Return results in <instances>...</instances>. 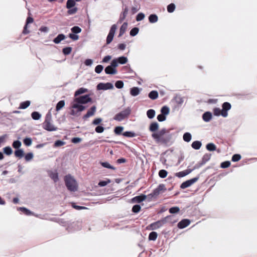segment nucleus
<instances>
[{
	"label": "nucleus",
	"instance_id": "f257e3e1",
	"mask_svg": "<svg viewBox=\"0 0 257 257\" xmlns=\"http://www.w3.org/2000/svg\"><path fill=\"white\" fill-rule=\"evenodd\" d=\"M168 132L166 129L163 128L156 133L152 134V137L155 140V142L158 144H166L171 139L170 135H165Z\"/></svg>",
	"mask_w": 257,
	"mask_h": 257
},
{
	"label": "nucleus",
	"instance_id": "f03ea898",
	"mask_svg": "<svg viewBox=\"0 0 257 257\" xmlns=\"http://www.w3.org/2000/svg\"><path fill=\"white\" fill-rule=\"evenodd\" d=\"M80 88L75 92V96L76 97L72 102L71 105L70 114L73 115H79L80 112Z\"/></svg>",
	"mask_w": 257,
	"mask_h": 257
},
{
	"label": "nucleus",
	"instance_id": "7ed1b4c3",
	"mask_svg": "<svg viewBox=\"0 0 257 257\" xmlns=\"http://www.w3.org/2000/svg\"><path fill=\"white\" fill-rule=\"evenodd\" d=\"M51 109L46 115L44 122L43 123V128L49 132L56 131L58 128L52 123Z\"/></svg>",
	"mask_w": 257,
	"mask_h": 257
},
{
	"label": "nucleus",
	"instance_id": "20e7f679",
	"mask_svg": "<svg viewBox=\"0 0 257 257\" xmlns=\"http://www.w3.org/2000/svg\"><path fill=\"white\" fill-rule=\"evenodd\" d=\"M64 182L68 190L71 192H75L78 188L77 183L76 180L70 175L68 174L65 176Z\"/></svg>",
	"mask_w": 257,
	"mask_h": 257
},
{
	"label": "nucleus",
	"instance_id": "39448f33",
	"mask_svg": "<svg viewBox=\"0 0 257 257\" xmlns=\"http://www.w3.org/2000/svg\"><path fill=\"white\" fill-rule=\"evenodd\" d=\"M171 218V216H166L161 220L150 224L147 228L150 230L157 229L167 223L168 219Z\"/></svg>",
	"mask_w": 257,
	"mask_h": 257
},
{
	"label": "nucleus",
	"instance_id": "423d86ee",
	"mask_svg": "<svg viewBox=\"0 0 257 257\" xmlns=\"http://www.w3.org/2000/svg\"><path fill=\"white\" fill-rule=\"evenodd\" d=\"M131 109L128 107L124 110L121 111V112L117 113L115 114V115L114 116V119L117 120V121H121L123 119L127 118L128 116L131 114Z\"/></svg>",
	"mask_w": 257,
	"mask_h": 257
},
{
	"label": "nucleus",
	"instance_id": "0eeeda50",
	"mask_svg": "<svg viewBox=\"0 0 257 257\" xmlns=\"http://www.w3.org/2000/svg\"><path fill=\"white\" fill-rule=\"evenodd\" d=\"M166 190V188L165 187V185L163 184H160L158 187L154 189L151 193L149 194V196L156 197L158 196L162 192H164Z\"/></svg>",
	"mask_w": 257,
	"mask_h": 257
},
{
	"label": "nucleus",
	"instance_id": "6e6552de",
	"mask_svg": "<svg viewBox=\"0 0 257 257\" xmlns=\"http://www.w3.org/2000/svg\"><path fill=\"white\" fill-rule=\"evenodd\" d=\"M116 29L117 26L115 24H114L111 26L109 32L106 38L107 44H109L112 42Z\"/></svg>",
	"mask_w": 257,
	"mask_h": 257
},
{
	"label": "nucleus",
	"instance_id": "1a4fd4ad",
	"mask_svg": "<svg viewBox=\"0 0 257 257\" xmlns=\"http://www.w3.org/2000/svg\"><path fill=\"white\" fill-rule=\"evenodd\" d=\"M199 179V177H195L190 180H187L182 183L180 186L181 189H185L195 183Z\"/></svg>",
	"mask_w": 257,
	"mask_h": 257
},
{
	"label": "nucleus",
	"instance_id": "9d476101",
	"mask_svg": "<svg viewBox=\"0 0 257 257\" xmlns=\"http://www.w3.org/2000/svg\"><path fill=\"white\" fill-rule=\"evenodd\" d=\"M113 88L112 84L109 82L106 83H100L97 85V89L98 90H107L112 89Z\"/></svg>",
	"mask_w": 257,
	"mask_h": 257
},
{
	"label": "nucleus",
	"instance_id": "9b49d317",
	"mask_svg": "<svg viewBox=\"0 0 257 257\" xmlns=\"http://www.w3.org/2000/svg\"><path fill=\"white\" fill-rule=\"evenodd\" d=\"M231 108V104L227 102H224L222 104V109L221 110V115L223 117L227 116V111Z\"/></svg>",
	"mask_w": 257,
	"mask_h": 257
},
{
	"label": "nucleus",
	"instance_id": "f8f14e48",
	"mask_svg": "<svg viewBox=\"0 0 257 257\" xmlns=\"http://www.w3.org/2000/svg\"><path fill=\"white\" fill-rule=\"evenodd\" d=\"M147 199V196L144 194H141L139 196H135L132 199L133 203H141V202Z\"/></svg>",
	"mask_w": 257,
	"mask_h": 257
},
{
	"label": "nucleus",
	"instance_id": "ddd939ff",
	"mask_svg": "<svg viewBox=\"0 0 257 257\" xmlns=\"http://www.w3.org/2000/svg\"><path fill=\"white\" fill-rule=\"evenodd\" d=\"M195 169V167H194V168L193 169H188L183 171H181V172L176 173L175 174V176L179 178L183 177L188 175L189 174H190Z\"/></svg>",
	"mask_w": 257,
	"mask_h": 257
},
{
	"label": "nucleus",
	"instance_id": "4468645a",
	"mask_svg": "<svg viewBox=\"0 0 257 257\" xmlns=\"http://www.w3.org/2000/svg\"><path fill=\"white\" fill-rule=\"evenodd\" d=\"M190 223V221L187 219H182L178 224V228L183 229L188 226Z\"/></svg>",
	"mask_w": 257,
	"mask_h": 257
},
{
	"label": "nucleus",
	"instance_id": "2eb2a0df",
	"mask_svg": "<svg viewBox=\"0 0 257 257\" xmlns=\"http://www.w3.org/2000/svg\"><path fill=\"white\" fill-rule=\"evenodd\" d=\"M96 107L95 106H92L87 111V113L84 115L83 117V119H87V118L93 116L95 111H96Z\"/></svg>",
	"mask_w": 257,
	"mask_h": 257
},
{
	"label": "nucleus",
	"instance_id": "dca6fc26",
	"mask_svg": "<svg viewBox=\"0 0 257 257\" xmlns=\"http://www.w3.org/2000/svg\"><path fill=\"white\" fill-rule=\"evenodd\" d=\"M88 102H90V103H93V101L90 97V95L86 94L84 95H81V104H85Z\"/></svg>",
	"mask_w": 257,
	"mask_h": 257
},
{
	"label": "nucleus",
	"instance_id": "f3484780",
	"mask_svg": "<svg viewBox=\"0 0 257 257\" xmlns=\"http://www.w3.org/2000/svg\"><path fill=\"white\" fill-rule=\"evenodd\" d=\"M105 72L107 74H115L117 73V70L109 65L105 68Z\"/></svg>",
	"mask_w": 257,
	"mask_h": 257
},
{
	"label": "nucleus",
	"instance_id": "a211bd4d",
	"mask_svg": "<svg viewBox=\"0 0 257 257\" xmlns=\"http://www.w3.org/2000/svg\"><path fill=\"white\" fill-rule=\"evenodd\" d=\"M159 128V124L157 122H153L151 123L149 126V130L154 133L157 132Z\"/></svg>",
	"mask_w": 257,
	"mask_h": 257
},
{
	"label": "nucleus",
	"instance_id": "6ab92c4d",
	"mask_svg": "<svg viewBox=\"0 0 257 257\" xmlns=\"http://www.w3.org/2000/svg\"><path fill=\"white\" fill-rule=\"evenodd\" d=\"M204 121L206 122L209 121L212 118V114L209 111L205 112L202 115Z\"/></svg>",
	"mask_w": 257,
	"mask_h": 257
},
{
	"label": "nucleus",
	"instance_id": "aec40b11",
	"mask_svg": "<svg viewBox=\"0 0 257 257\" xmlns=\"http://www.w3.org/2000/svg\"><path fill=\"white\" fill-rule=\"evenodd\" d=\"M65 36L64 34H59L54 40L53 42L55 44H59L62 40H64Z\"/></svg>",
	"mask_w": 257,
	"mask_h": 257
},
{
	"label": "nucleus",
	"instance_id": "412c9836",
	"mask_svg": "<svg viewBox=\"0 0 257 257\" xmlns=\"http://www.w3.org/2000/svg\"><path fill=\"white\" fill-rule=\"evenodd\" d=\"M127 23H124L122 26H121L119 30V34L118 35V37H121L123 34L125 33L127 29Z\"/></svg>",
	"mask_w": 257,
	"mask_h": 257
},
{
	"label": "nucleus",
	"instance_id": "4be33fe9",
	"mask_svg": "<svg viewBox=\"0 0 257 257\" xmlns=\"http://www.w3.org/2000/svg\"><path fill=\"white\" fill-rule=\"evenodd\" d=\"M140 89L137 87H134L131 89L130 93L133 96H137L140 93Z\"/></svg>",
	"mask_w": 257,
	"mask_h": 257
},
{
	"label": "nucleus",
	"instance_id": "5701e85b",
	"mask_svg": "<svg viewBox=\"0 0 257 257\" xmlns=\"http://www.w3.org/2000/svg\"><path fill=\"white\" fill-rule=\"evenodd\" d=\"M148 96L151 99L155 100L158 97V93L156 90H153L149 93Z\"/></svg>",
	"mask_w": 257,
	"mask_h": 257
},
{
	"label": "nucleus",
	"instance_id": "b1692460",
	"mask_svg": "<svg viewBox=\"0 0 257 257\" xmlns=\"http://www.w3.org/2000/svg\"><path fill=\"white\" fill-rule=\"evenodd\" d=\"M80 0H68L66 4V8L68 9H70L74 7L75 5V2H79Z\"/></svg>",
	"mask_w": 257,
	"mask_h": 257
},
{
	"label": "nucleus",
	"instance_id": "393cba45",
	"mask_svg": "<svg viewBox=\"0 0 257 257\" xmlns=\"http://www.w3.org/2000/svg\"><path fill=\"white\" fill-rule=\"evenodd\" d=\"M30 101L29 100H27L24 102H22L20 103V106L19 107V109H26L30 105Z\"/></svg>",
	"mask_w": 257,
	"mask_h": 257
},
{
	"label": "nucleus",
	"instance_id": "a878e982",
	"mask_svg": "<svg viewBox=\"0 0 257 257\" xmlns=\"http://www.w3.org/2000/svg\"><path fill=\"white\" fill-rule=\"evenodd\" d=\"M201 145L202 144L200 142L196 141L192 143L191 146L193 149L198 150L200 148Z\"/></svg>",
	"mask_w": 257,
	"mask_h": 257
},
{
	"label": "nucleus",
	"instance_id": "bb28decb",
	"mask_svg": "<svg viewBox=\"0 0 257 257\" xmlns=\"http://www.w3.org/2000/svg\"><path fill=\"white\" fill-rule=\"evenodd\" d=\"M158 18L156 15L152 14L149 17V22L151 23H154L158 21Z\"/></svg>",
	"mask_w": 257,
	"mask_h": 257
},
{
	"label": "nucleus",
	"instance_id": "cd10ccee",
	"mask_svg": "<svg viewBox=\"0 0 257 257\" xmlns=\"http://www.w3.org/2000/svg\"><path fill=\"white\" fill-rule=\"evenodd\" d=\"M211 157V154H205L203 156V158L202 159V164H203L206 163L207 161H208L210 159Z\"/></svg>",
	"mask_w": 257,
	"mask_h": 257
},
{
	"label": "nucleus",
	"instance_id": "c85d7f7f",
	"mask_svg": "<svg viewBox=\"0 0 257 257\" xmlns=\"http://www.w3.org/2000/svg\"><path fill=\"white\" fill-rule=\"evenodd\" d=\"M206 149L209 151H214L216 150V146L213 143H209L206 146Z\"/></svg>",
	"mask_w": 257,
	"mask_h": 257
},
{
	"label": "nucleus",
	"instance_id": "c756f323",
	"mask_svg": "<svg viewBox=\"0 0 257 257\" xmlns=\"http://www.w3.org/2000/svg\"><path fill=\"white\" fill-rule=\"evenodd\" d=\"M158 237V234L156 232L152 231L149 235V239L150 240H156Z\"/></svg>",
	"mask_w": 257,
	"mask_h": 257
},
{
	"label": "nucleus",
	"instance_id": "7c9ffc66",
	"mask_svg": "<svg viewBox=\"0 0 257 257\" xmlns=\"http://www.w3.org/2000/svg\"><path fill=\"white\" fill-rule=\"evenodd\" d=\"M50 178L53 180L54 182H57L58 180V175L56 172H51L49 174Z\"/></svg>",
	"mask_w": 257,
	"mask_h": 257
},
{
	"label": "nucleus",
	"instance_id": "2f4dec72",
	"mask_svg": "<svg viewBox=\"0 0 257 257\" xmlns=\"http://www.w3.org/2000/svg\"><path fill=\"white\" fill-rule=\"evenodd\" d=\"M65 105V101L64 100H60V101H59L57 105H56V111H59V110H60L62 108H63Z\"/></svg>",
	"mask_w": 257,
	"mask_h": 257
},
{
	"label": "nucleus",
	"instance_id": "473e14b6",
	"mask_svg": "<svg viewBox=\"0 0 257 257\" xmlns=\"http://www.w3.org/2000/svg\"><path fill=\"white\" fill-rule=\"evenodd\" d=\"M147 115L148 118L152 119L155 115V111L154 109H149L147 112Z\"/></svg>",
	"mask_w": 257,
	"mask_h": 257
},
{
	"label": "nucleus",
	"instance_id": "72a5a7b5",
	"mask_svg": "<svg viewBox=\"0 0 257 257\" xmlns=\"http://www.w3.org/2000/svg\"><path fill=\"white\" fill-rule=\"evenodd\" d=\"M32 118L34 120H38L41 117V115L37 111H34L31 114Z\"/></svg>",
	"mask_w": 257,
	"mask_h": 257
},
{
	"label": "nucleus",
	"instance_id": "f704fd0d",
	"mask_svg": "<svg viewBox=\"0 0 257 257\" xmlns=\"http://www.w3.org/2000/svg\"><path fill=\"white\" fill-rule=\"evenodd\" d=\"M191 135L189 133H185L183 135V140L186 142H189L191 140Z\"/></svg>",
	"mask_w": 257,
	"mask_h": 257
},
{
	"label": "nucleus",
	"instance_id": "c9c22d12",
	"mask_svg": "<svg viewBox=\"0 0 257 257\" xmlns=\"http://www.w3.org/2000/svg\"><path fill=\"white\" fill-rule=\"evenodd\" d=\"M24 152L21 149L17 150L15 151V155L17 157L22 158V157L24 156Z\"/></svg>",
	"mask_w": 257,
	"mask_h": 257
},
{
	"label": "nucleus",
	"instance_id": "e433bc0d",
	"mask_svg": "<svg viewBox=\"0 0 257 257\" xmlns=\"http://www.w3.org/2000/svg\"><path fill=\"white\" fill-rule=\"evenodd\" d=\"M128 10L127 8L125 7L123 10L122 15H121V16H120V20L121 21L123 20L125 18L126 16H127V15L128 14Z\"/></svg>",
	"mask_w": 257,
	"mask_h": 257
},
{
	"label": "nucleus",
	"instance_id": "4c0bfd02",
	"mask_svg": "<svg viewBox=\"0 0 257 257\" xmlns=\"http://www.w3.org/2000/svg\"><path fill=\"white\" fill-rule=\"evenodd\" d=\"M168 172L165 170H161L159 172V176L162 178H165L167 177Z\"/></svg>",
	"mask_w": 257,
	"mask_h": 257
},
{
	"label": "nucleus",
	"instance_id": "58836bf2",
	"mask_svg": "<svg viewBox=\"0 0 257 257\" xmlns=\"http://www.w3.org/2000/svg\"><path fill=\"white\" fill-rule=\"evenodd\" d=\"M175 9V5L172 3L167 6V11L170 13H173Z\"/></svg>",
	"mask_w": 257,
	"mask_h": 257
},
{
	"label": "nucleus",
	"instance_id": "ea45409f",
	"mask_svg": "<svg viewBox=\"0 0 257 257\" xmlns=\"http://www.w3.org/2000/svg\"><path fill=\"white\" fill-rule=\"evenodd\" d=\"M123 130L122 126H118L115 127L114 132L116 135H120Z\"/></svg>",
	"mask_w": 257,
	"mask_h": 257
},
{
	"label": "nucleus",
	"instance_id": "a19ab883",
	"mask_svg": "<svg viewBox=\"0 0 257 257\" xmlns=\"http://www.w3.org/2000/svg\"><path fill=\"white\" fill-rule=\"evenodd\" d=\"M122 135L126 137H134L136 136V134L132 132H125L122 134Z\"/></svg>",
	"mask_w": 257,
	"mask_h": 257
},
{
	"label": "nucleus",
	"instance_id": "79ce46f5",
	"mask_svg": "<svg viewBox=\"0 0 257 257\" xmlns=\"http://www.w3.org/2000/svg\"><path fill=\"white\" fill-rule=\"evenodd\" d=\"M118 62L121 64H125L127 61V59L126 57L122 56L120 57L117 59Z\"/></svg>",
	"mask_w": 257,
	"mask_h": 257
},
{
	"label": "nucleus",
	"instance_id": "37998d69",
	"mask_svg": "<svg viewBox=\"0 0 257 257\" xmlns=\"http://www.w3.org/2000/svg\"><path fill=\"white\" fill-rule=\"evenodd\" d=\"M180 209L178 207H173L169 209V211L171 214L176 213L179 212Z\"/></svg>",
	"mask_w": 257,
	"mask_h": 257
},
{
	"label": "nucleus",
	"instance_id": "c03bdc74",
	"mask_svg": "<svg viewBox=\"0 0 257 257\" xmlns=\"http://www.w3.org/2000/svg\"><path fill=\"white\" fill-rule=\"evenodd\" d=\"M161 111L163 115H167L169 113V108L168 107L164 106L161 108Z\"/></svg>",
	"mask_w": 257,
	"mask_h": 257
},
{
	"label": "nucleus",
	"instance_id": "a18cd8bd",
	"mask_svg": "<svg viewBox=\"0 0 257 257\" xmlns=\"http://www.w3.org/2000/svg\"><path fill=\"white\" fill-rule=\"evenodd\" d=\"M101 165L104 168L110 169L112 170H115V167H113L112 166L110 165L107 162H102L101 163Z\"/></svg>",
	"mask_w": 257,
	"mask_h": 257
},
{
	"label": "nucleus",
	"instance_id": "49530a36",
	"mask_svg": "<svg viewBox=\"0 0 257 257\" xmlns=\"http://www.w3.org/2000/svg\"><path fill=\"white\" fill-rule=\"evenodd\" d=\"M4 152L7 155H10L12 153V150L10 147H6L3 149Z\"/></svg>",
	"mask_w": 257,
	"mask_h": 257
},
{
	"label": "nucleus",
	"instance_id": "de8ad7c7",
	"mask_svg": "<svg viewBox=\"0 0 257 257\" xmlns=\"http://www.w3.org/2000/svg\"><path fill=\"white\" fill-rule=\"evenodd\" d=\"M141 207L139 205H135L132 208V211L134 213H137L139 212L141 210Z\"/></svg>",
	"mask_w": 257,
	"mask_h": 257
},
{
	"label": "nucleus",
	"instance_id": "09e8293b",
	"mask_svg": "<svg viewBox=\"0 0 257 257\" xmlns=\"http://www.w3.org/2000/svg\"><path fill=\"white\" fill-rule=\"evenodd\" d=\"M72 51V48L70 47H65L63 49L62 52L64 55H68Z\"/></svg>",
	"mask_w": 257,
	"mask_h": 257
},
{
	"label": "nucleus",
	"instance_id": "8fccbe9b",
	"mask_svg": "<svg viewBox=\"0 0 257 257\" xmlns=\"http://www.w3.org/2000/svg\"><path fill=\"white\" fill-rule=\"evenodd\" d=\"M139 29L138 28L135 27L133 28L130 31V35L132 36H136L139 32Z\"/></svg>",
	"mask_w": 257,
	"mask_h": 257
},
{
	"label": "nucleus",
	"instance_id": "3c124183",
	"mask_svg": "<svg viewBox=\"0 0 257 257\" xmlns=\"http://www.w3.org/2000/svg\"><path fill=\"white\" fill-rule=\"evenodd\" d=\"M110 183V180L107 179L105 181H101L98 183V185L100 187H103Z\"/></svg>",
	"mask_w": 257,
	"mask_h": 257
},
{
	"label": "nucleus",
	"instance_id": "603ef678",
	"mask_svg": "<svg viewBox=\"0 0 257 257\" xmlns=\"http://www.w3.org/2000/svg\"><path fill=\"white\" fill-rule=\"evenodd\" d=\"M23 142L26 146H30L32 144V139L30 138H26L24 140Z\"/></svg>",
	"mask_w": 257,
	"mask_h": 257
},
{
	"label": "nucleus",
	"instance_id": "864d4df0",
	"mask_svg": "<svg viewBox=\"0 0 257 257\" xmlns=\"http://www.w3.org/2000/svg\"><path fill=\"white\" fill-rule=\"evenodd\" d=\"M12 146L15 149H19L21 146V142L19 141H15L13 142Z\"/></svg>",
	"mask_w": 257,
	"mask_h": 257
},
{
	"label": "nucleus",
	"instance_id": "5fc2aeb1",
	"mask_svg": "<svg viewBox=\"0 0 257 257\" xmlns=\"http://www.w3.org/2000/svg\"><path fill=\"white\" fill-rule=\"evenodd\" d=\"M241 159V156L239 154H235L232 157L231 160L233 162H237Z\"/></svg>",
	"mask_w": 257,
	"mask_h": 257
},
{
	"label": "nucleus",
	"instance_id": "6e6d98bb",
	"mask_svg": "<svg viewBox=\"0 0 257 257\" xmlns=\"http://www.w3.org/2000/svg\"><path fill=\"white\" fill-rule=\"evenodd\" d=\"M71 31L73 33L78 34L80 32V28L78 26H74L71 28Z\"/></svg>",
	"mask_w": 257,
	"mask_h": 257
},
{
	"label": "nucleus",
	"instance_id": "4d7b16f0",
	"mask_svg": "<svg viewBox=\"0 0 257 257\" xmlns=\"http://www.w3.org/2000/svg\"><path fill=\"white\" fill-rule=\"evenodd\" d=\"M115 86L117 88H122L123 86V82L121 80L117 81L115 83Z\"/></svg>",
	"mask_w": 257,
	"mask_h": 257
},
{
	"label": "nucleus",
	"instance_id": "13d9d810",
	"mask_svg": "<svg viewBox=\"0 0 257 257\" xmlns=\"http://www.w3.org/2000/svg\"><path fill=\"white\" fill-rule=\"evenodd\" d=\"M230 166V162L229 161L223 162L220 165V167L222 168H226L229 167Z\"/></svg>",
	"mask_w": 257,
	"mask_h": 257
},
{
	"label": "nucleus",
	"instance_id": "bf43d9fd",
	"mask_svg": "<svg viewBox=\"0 0 257 257\" xmlns=\"http://www.w3.org/2000/svg\"><path fill=\"white\" fill-rule=\"evenodd\" d=\"M78 10V9L77 8H72V9H69V10L67 11V14L69 15H73L75 14Z\"/></svg>",
	"mask_w": 257,
	"mask_h": 257
},
{
	"label": "nucleus",
	"instance_id": "052dcab7",
	"mask_svg": "<svg viewBox=\"0 0 257 257\" xmlns=\"http://www.w3.org/2000/svg\"><path fill=\"white\" fill-rule=\"evenodd\" d=\"M103 69V66H102L101 65H98L95 68V71L97 73H100V72H101Z\"/></svg>",
	"mask_w": 257,
	"mask_h": 257
},
{
	"label": "nucleus",
	"instance_id": "680f3d73",
	"mask_svg": "<svg viewBox=\"0 0 257 257\" xmlns=\"http://www.w3.org/2000/svg\"><path fill=\"white\" fill-rule=\"evenodd\" d=\"M69 37L73 41L77 40L79 39V36L76 34H74L73 33L69 35Z\"/></svg>",
	"mask_w": 257,
	"mask_h": 257
},
{
	"label": "nucleus",
	"instance_id": "e2e57ef3",
	"mask_svg": "<svg viewBox=\"0 0 257 257\" xmlns=\"http://www.w3.org/2000/svg\"><path fill=\"white\" fill-rule=\"evenodd\" d=\"M33 158V154L32 153H29L25 156V160L26 161H29L32 160Z\"/></svg>",
	"mask_w": 257,
	"mask_h": 257
},
{
	"label": "nucleus",
	"instance_id": "0e129e2a",
	"mask_svg": "<svg viewBox=\"0 0 257 257\" xmlns=\"http://www.w3.org/2000/svg\"><path fill=\"white\" fill-rule=\"evenodd\" d=\"M213 113L216 116L221 115V110L219 108H215L213 109Z\"/></svg>",
	"mask_w": 257,
	"mask_h": 257
},
{
	"label": "nucleus",
	"instance_id": "69168bd1",
	"mask_svg": "<svg viewBox=\"0 0 257 257\" xmlns=\"http://www.w3.org/2000/svg\"><path fill=\"white\" fill-rule=\"evenodd\" d=\"M145 18V15L143 13H139L138 14L136 17V20L137 21H140L143 20Z\"/></svg>",
	"mask_w": 257,
	"mask_h": 257
},
{
	"label": "nucleus",
	"instance_id": "338daca9",
	"mask_svg": "<svg viewBox=\"0 0 257 257\" xmlns=\"http://www.w3.org/2000/svg\"><path fill=\"white\" fill-rule=\"evenodd\" d=\"M104 127L102 126H97L96 127L95 130L97 133H101L104 131Z\"/></svg>",
	"mask_w": 257,
	"mask_h": 257
},
{
	"label": "nucleus",
	"instance_id": "774afa93",
	"mask_svg": "<svg viewBox=\"0 0 257 257\" xmlns=\"http://www.w3.org/2000/svg\"><path fill=\"white\" fill-rule=\"evenodd\" d=\"M157 119L159 121H163L166 119V116L161 113L157 116Z\"/></svg>",
	"mask_w": 257,
	"mask_h": 257
}]
</instances>
